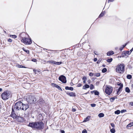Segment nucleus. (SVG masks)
Instances as JSON below:
<instances>
[{"label":"nucleus","mask_w":133,"mask_h":133,"mask_svg":"<svg viewBox=\"0 0 133 133\" xmlns=\"http://www.w3.org/2000/svg\"><path fill=\"white\" fill-rule=\"evenodd\" d=\"M76 111V110L75 109L73 108L72 110V111L75 112Z\"/></svg>","instance_id":"8fccbe9b"},{"label":"nucleus","mask_w":133,"mask_h":133,"mask_svg":"<svg viewBox=\"0 0 133 133\" xmlns=\"http://www.w3.org/2000/svg\"><path fill=\"white\" fill-rule=\"evenodd\" d=\"M114 54V51H111L108 52H107V56H110Z\"/></svg>","instance_id":"ddd939ff"},{"label":"nucleus","mask_w":133,"mask_h":133,"mask_svg":"<svg viewBox=\"0 0 133 133\" xmlns=\"http://www.w3.org/2000/svg\"><path fill=\"white\" fill-rule=\"evenodd\" d=\"M128 43H126L125 44V45H123V47H122L123 48H124L127 44Z\"/></svg>","instance_id":"49530a36"},{"label":"nucleus","mask_w":133,"mask_h":133,"mask_svg":"<svg viewBox=\"0 0 133 133\" xmlns=\"http://www.w3.org/2000/svg\"><path fill=\"white\" fill-rule=\"evenodd\" d=\"M101 13H103L102 14L104 15L105 14V12L104 11L103 12H102Z\"/></svg>","instance_id":"052dcab7"},{"label":"nucleus","mask_w":133,"mask_h":133,"mask_svg":"<svg viewBox=\"0 0 133 133\" xmlns=\"http://www.w3.org/2000/svg\"><path fill=\"white\" fill-rule=\"evenodd\" d=\"M37 101L36 98L34 96H30L28 100V102L31 104L35 103Z\"/></svg>","instance_id":"423d86ee"},{"label":"nucleus","mask_w":133,"mask_h":133,"mask_svg":"<svg viewBox=\"0 0 133 133\" xmlns=\"http://www.w3.org/2000/svg\"><path fill=\"white\" fill-rule=\"evenodd\" d=\"M84 87L85 88H83V89H86V88H89L90 87L87 84H85L84 85Z\"/></svg>","instance_id":"aec40b11"},{"label":"nucleus","mask_w":133,"mask_h":133,"mask_svg":"<svg viewBox=\"0 0 133 133\" xmlns=\"http://www.w3.org/2000/svg\"><path fill=\"white\" fill-rule=\"evenodd\" d=\"M124 64H120L116 66V71L119 74H122L124 72Z\"/></svg>","instance_id":"7ed1b4c3"},{"label":"nucleus","mask_w":133,"mask_h":133,"mask_svg":"<svg viewBox=\"0 0 133 133\" xmlns=\"http://www.w3.org/2000/svg\"><path fill=\"white\" fill-rule=\"evenodd\" d=\"M65 89L66 90H70L72 91L74 89L72 87H69L68 86L66 87Z\"/></svg>","instance_id":"2eb2a0df"},{"label":"nucleus","mask_w":133,"mask_h":133,"mask_svg":"<svg viewBox=\"0 0 133 133\" xmlns=\"http://www.w3.org/2000/svg\"><path fill=\"white\" fill-rule=\"evenodd\" d=\"M82 85L81 84L79 83L77 84V86L78 87H80L82 86Z\"/></svg>","instance_id":"de8ad7c7"},{"label":"nucleus","mask_w":133,"mask_h":133,"mask_svg":"<svg viewBox=\"0 0 133 133\" xmlns=\"http://www.w3.org/2000/svg\"><path fill=\"white\" fill-rule=\"evenodd\" d=\"M91 106L92 107H95L96 106V104H91Z\"/></svg>","instance_id":"4c0bfd02"},{"label":"nucleus","mask_w":133,"mask_h":133,"mask_svg":"<svg viewBox=\"0 0 133 133\" xmlns=\"http://www.w3.org/2000/svg\"><path fill=\"white\" fill-rule=\"evenodd\" d=\"M83 82L84 83H86V80H84L83 81Z\"/></svg>","instance_id":"680f3d73"},{"label":"nucleus","mask_w":133,"mask_h":133,"mask_svg":"<svg viewBox=\"0 0 133 133\" xmlns=\"http://www.w3.org/2000/svg\"><path fill=\"white\" fill-rule=\"evenodd\" d=\"M94 91H91V93H92V92H93Z\"/></svg>","instance_id":"338daca9"},{"label":"nucleus","mask_w":133,"mask_h":133,"mask_svg":"<svg viewBox=\"0 0 133 133\" xmlns=\"http://www.w3.org/2000/svg\"><path fill=\"white\" fill-rule=\"evenodd\" d=\"M129 104L131 106H133V102H130Z\"/></svg>","instance_id":"a18cd8bd"},{"label":"nucleus","mask_w":133,"mask_h":133,"mask_svg":"<svg viewBox=\"0 0 133 133\" xmlns=\"http://www.w3.org/2000/svg\"><path fill=\"white\" fill-rule=\"evenodd\" d=\"M22 49L27 54H29V51L28 50H25L24 48H22Z\"/></svg>","instance_id":"4be33fe9"},{"label":"nucleus","mask_w":133,"mask_h":133,"mask_svg":"<svg viewBox=\"0 0 133 133\" xmlns=\"http://www.w3.org/2000/svg\"><path fill=\"white\" fill-rule=\"evenodd\" d=\"M94 53L96 55H98V54H97V52L96 51H95L94 52Z\"/></svg>","instance_id":"5fc2aeb1"},{"label":"nucleus","mask_w":133,"mask_h":133,"mask_svg":"<svg viewBox=\"0 0 133 133\" xmlns=\"http://www.w3.org/2000/svg\"><path fill=\"white\" fill-rule=\"evenodd\" d=\"M44 101L43 99L42 98L39 99V100L38 101V103H39L40 104H41L42 103H44Z\"/></svg>","instance_id":"dca6fc26"},{"label":"nucleus","mask_w":133,"mask_h":133,"mask_svg":"<svg viewBox=\"0 0 133 133\" xmlns=\"http://www.w3.org/2000/svg\"><path fill=\"white\" fill-rule=\"evenodd\" d=\"M133 126V124H132V123H129V124L127 125V127H131V126Z\"/></svg>","instance_id":"f704fd0d"},{"label":"nucleus","mask_w":133,"mask_h":133,"mask_svg":"<svg viewBox=\"0 0 133 133\" xmlns=\"http://www.w3.org/2000/svg\"><path fill=\"white\" fill-rule=\"evenodd\" d=\"M94 94L95 95H98L99 94V92L98 91H95Z\"/></svg>","instance_id":"7c9ffc66"},{"label":"nucleus","mask_w":133,"mask_h":133,"mask_svg":"<svg viewBox=\"0 0 133 133\" xmlns=\"http://www.w3.org/2000/svg\"><path fill=\"white\" fill-rule=\"evenodd\" d=\"M32 61L34 62H36V59H34L32 60Z\"/></svg>","instance_id":"603ef678"},{"label":"nucleus","mask_w":133,"mask_h":133,"mask_svg":"<svg viewBox=\"0 0 133 133\" xmlns=\"http://www.w3.org/2000/svg\"><path fill=\"white\" fill-rule=\"evenodd\" d=\"M61 133H65L64 131L63 130H61Z\"/></svg>","instance_id":"6e6d98bb"},{"label":"nucleus","mask_w":133,"mask_h":133,"mask_svg":"<svg viewBox=\"0 0 133 133\" xmlns=\"http://www.w3.org/2000/svg\"><path fill=\"white\" fill-rule=\"evenodd\" d=\"M82 133H87V131L86 129H84L82 131Z\"/></svg>","instance_id":"72a5a7b5"},{"label":"nucleus","mask_w":133,"mask_h":133,"mask_svg":"<svg viewBox=\"0 0 133 133\" xmlns=\"http://www.w3.org/2000/svg\"><path fill=\"white\" fill-rule=\"evenodd\" d=\"M90 116H88L86 118H85V119L84 120V122H86L88 121L90 119Z\"/></svg>","instance_id":"f3484780"},{"label":"nucleus","mask_w":133,"mask_h":133,"mask_svg":"<svg viewBox=\"0 0 133 133\" xmlns=\"http://www.w3.org/2000/svg\"><path fill=\"white\" fill-rule=\"evenodd\" d=\"M112 60V58H109L107 59V61L109 63H110L111 62Z\"/></svg>","instance_id":"5701e85b"},{"label":"nucleus","mask_w":133,"mask_h":133,"mask_svg":"<svg viewBox=\"0 0 133 133\" xmlns=\"http://www.w3.org/2000/svg\"><path fill=\"white\" fill-rule=\"evenodd\" d=\"M102 66L103 67H105L106 66V65H103Z\"/></svg>","instance_id":"69168bd1"},{"label":"nucleus","mask_w":133,"mask_h":133,"mask_svg":"<svg viewBox=\"0 0 133 133\" xmlns=\"http://www.w3.org/2000/svg\"><path fill=\"white\" fill-rule=\"evenodd\" d=\"M120 111L119 110H117L115 112V114H120Z\"/></svg>","instance_id":"b1692460"},{"label":"nucleus","mask_w":133,"mask_h":133,"mask_svg":"<svg viewBox=\"0 0 133 133\" xmlns=\"http://www.w3.org/2000/svg\"><path fill=\"white\" fill-rule=\"evenodd\" d=\"M112 88L110 87H106L105 90V92L106 94L108 95H109L112 92Z\"/></svg>","instance_id":"0eeeda50"},{"label":"nucleus","mask_w":133,"mask_h":133,"mask_svg":"<svg viewBox=\"0 0 133 133\" xmlns=\"http://www.w3.org/2000/svg\"><path fill=\"white\" fill-rule=\"evenodd\" d=\"M28 126L33 128L41 130L43 129L44 124L42 122H36L29 123Z\"/></svg>","instance_id":"f257e3e1"},{"label":"nucleus","mask_w":133,"mask_h":133,"mask_svg":"<svg viewBox=\"0 0 133 133\" xmlns=\"http://www.w3.org/2000/svg\"><path fill=\"white\" fill-rule=\"evenodd\" d=\"M2 98L4 100H6L9 98L10 97V92L7 91H5L1 95Z\"/></svg>","instance_id":"20e7f679"},{"label":"nucleus","mask_w":133,"mask_h":133,"mask_svg":"<svg viewBox=\"0 0 133 133\" xmlns=\"http://www.w3.org/2000/svg\"><path fill=\"white\" fill-rule=\"evenodd\" d=\"M82 79L84 81V80H86V77H83V78H82Z\"/></svg>","instance_id":"79ce46f5"},{"label":"nucleus","mask_w":133,"mask_h":133,"mask_svg":"<svg viewBox=\"0 0 133 133\" xmlns=\"http://www.w3.org/2000/svg\"><path fill=\"white\" fill-rule=\"evenodd\" d=\"M115 99L114 97H111L110 98V100L111 102H113Z\"/></svg>","instance_id":"e433bc0d"},{"label":"nucleus","mask_w":133,"mask_h":133,"mask_svg":"<svg viewBox=\"0 0 133 133\" xmlns=\"http://www.w3.org/2000/svg\"><path fill=\"white\" fill-rule=\"evenodd\" d=\"M89 75L90 76L92 77L93 76H94V74L92 73H90L89 74Z\"/></svg>","instance_id":"c9c22d12"},{"label":"nucleus","mask_w":133,"mask_h":133,"mask_svg":"<svg viewBox=\"0 0 133 133\" xmlns=\"http://www.w3.org/2000/svg\"><path fill=\"white\" fill-rule=\"evenodd\" d=\"M114 1V0H108V2L109 3V2H113Z\"/></svg>","instance_id":"864d4df0"},{"label":"nucleus","mask_w":133,"mask_h":133,"mask_svg":"<svg viewBox=\"0 0 133 133\" xmlns=\"http://www.w3.org/2000/svg\"><path fill=\"white\" fill-rule=\"evenodd\" d=\"M103 13H101L100 14V15H99V18L101 17H103V15L102 14Z\"/></svg>","instance_id":"ea45409f"},{"label":"nucleus","mask_w":133,"mask_h":133,"mask_svg":"<svg viewBox=\"0 0 133 133\" xmlns=\"http://www.w3.org/2000/svg\"><path fill=\"white\" fill-rule=\"evenodd\" d=\"M94 88V86L92 84L90 85V89L91 90L92 89Z\"/></svg>","instance_id":"473e14b6"},{"label":"nucleus","mask_w":133,"mask_h":133,"mask_svg":"<svg viewBox=\"0 0 133 133\" xmlns=\"http://www.w3.org/2000/svg\"><path fill=\"white\" fill-rule=\"evenodd\" d=\"M125 91L126 92L128 93H129L130 92V90L128 87H127L125 88Z\"/></svg>","instance_id":"a211bd4d"},{"label":"nucleus","mask_w":133,"mask_h":133,"mask_svg":"<svg viewBox=\"0 0 133 133\" xmlns=\"http://www.w3.org/2000/svg\"><path fill=\"white\" fill-rule=\"evenodd\" d=\"M111 126L113 128H114L115 127V124L113 123H111L110 124Z\"/></svg>","instance_id":"58836bf2"},{"label":"nucleus","mask_w":133,"mask_h":133,"mask_svg":"<svg viewBox=\"0 0 133 133\" xmlns=\"http://www.w3.org/2000/svg\"><path fill=\"white\" fill-rule=\"evenodd\" d=\"M101 61L100 60H98L97 61V63H100V62H101Z\"/></svg>","instance_id":"4d7b16f0"},{"label":"nucleus","mask_w":133,"mask_h":133,"mask_svg":"<svg viewBox=\"0 0 133 133\" xmlns=\"http://www.w3.org/2000/svg\"><path fill=\"white\" fill-rule=\"evenodd\" d=\"M51 85L53 87H55V85H56V84L53 83H52L51 84Z\"/></svg>","instance_id":"09e8293b"},{"label":"nucleus","mask_w":133,"mask_h":133,"mask_svg":"<svg viewBox=\"0 0 133 133\" xmlns=\"http://www.w3.org/2000/svg\"><path fill=\"white\" fill-rule=\"evenodd\" d=\"M59 79L63 83H66V78L64 76L61 75L59 77Z\"/></svg>","instance_id":"6e6552de"},{"label":"nucleus","mask_w":133,"mask_h":133,"mask_svg":"<svg viewBox=\"0 0 133 133\" xmlns=\"http://www.w3.org/2000/svg\"><path fill=\"white\" fill-rule=\"evenodd\" d=\"M2 90V88H0V92Z\"/></svg>","instance_id":"0e129e2a"},{"label":"nucleus","mask_w":133,"mask_h":133,"mask_svg":"<svg viewBox=\"0 0 133 133\" xmlns=\"http://www.w3.org/2000/svg\"><path fill=\"white\" fill-rule=\"evenodd\" d=\"M110 132L112 133H114L115 131V130L114 128H112V129H110Z\"/></svg>","instance_id":"393cba45"},{"label":"nucleus","mask_w":133,"mask_h":133,"mask_svg":"<svg viewBox=\"0 0 133 133\" xmlns=\"http://www.w3.org/2000/svg\"><path fill=\"white\" fill-rule=\"evenodd\" d=\"M55 87L57 88L58 90H60L61 91H62V89H61V88L60 87V86H59L58 85H55Z\"/></svg>","instance_id":"412c9836"},{"label":"nucleus","mask_w":133,"mask_h":133,"mask_svg":"<svg viewBox=\"0 0 133 133\" xmlns=\"http://www.w3.org/2000/svg\"><path fill=\"white\" fill-rule=\"evenodd\" d=\"M33 71H34V72H36V71L35 70H34H34H33Z\"/></svg>","instance_id":"e2e57ef3"},{"label":"nucleus","mask_w":133,"mask_h":133,"mask_svg":"<svg viewBox=\"0 0 133 133\" xmlns=\"http://www.w3.org/2000/svg\"><path fill=\"white\" fill-rule=\"evenodd\" d=\"M126 110H122L121 111V112L122 113H123L126 112Z\"/></svg>","instance_id":"a19ab883"},{"label":"nucleus","mask_w":133,"mask_h":133,"mask_svg":"<svg viewBox=\"0 0 133 133\" xmlns=\"http://www.w3.org/2000/svg\"><path fill=\"white\" fill-rule=\"evenodd\" d=\"M94 62H96L97 61V58H94Z\"/></svg>","instance_id":"3c124183"},{"label":"nucleus","mask_w":133,"mask_h":133,"mask_svg":"<svg viewBox=\"0 0 133 133\" xmlns=\"http://www.w3.org/2000/svg\"><path fill=\"white\" fill-rule=\"evenodd\" d=\"M100 74L99 73L94 74V76L96 77H99L100 76Z\"/></svg>","instance_id":"bb28decb"},{"label":"nucleus","mask_w":133,"mask_h":133,"mask_svg":"<svg viewBox=\"0 0 133 133\" xmlns=\"http://www.w3.org/2000/svg\"><path fill=\"white\" fill-rule=\"evenodd\" d=\"M22 102L21 101H19L16 103L12 106V108H13L14 110L16 111L22 110Z\"/></svg>","instance_id":"f03ea898"},{"label":"nucleus","mask_w":133,"mask_h":133,"mask_svg":"<svg viewBox=\"0 0 133 133\" xmlns=\"http://www.w3.org/2000/svg\"><path fill=\"white\" fill-rule=\"evenodd\" d=\"M21 41L22 42L26 44H30L32 43V41L31 38H23L22 39Z\"/></svg>","instance_id":"39448f33"},{"label":"nucleus","mask_w":133,"mask_h":133,"mask_svg":"<svg viewBox=\"0 0 133 133\" xmlns=\"http://www.w3.org/2000/svg\"><path fill=\"white\" fill-rule=\"evenodd\" d=\"M117 84L119 86H121L122 85H123L121 83H118Z\"/></svg>","instance_id":"c03bdc74"},{"label":"nucleus","mask_w":133,"mask_h":133,"mask_svg":"<svg viewBox=\"0 0 133 133\" xmlns=\"http://www.w3.org/2000/svg\"><path fill=\"white\" fill-rule=\"evenodd\" d=\"M107 71V69L106 68H104L102 70V72L104 73Z\"/></svg>","instance_id":"c756f323"},{"label":"nucleus","mask_w":133,"mask_h":133,"mask_svg":"<svg viewBox=\"0 0 133 133\" xmlns=\"http://www.w3.org/2000/svg\"><path fill=\"white\" fill-rule=\"evenodd\" d=\"M48 63H49L52 64H55V61H48Z\"/></svg>","instance_id":"c85d7f7f"},{"label":"nucleus","mask_w":133,"mask_h":133,"mask_svg":"<svg viewBox=\"0 0 133 133\" xmlns=\"http://www.w3.org/2000/svg\"><path fill=\"white\" fill-rule=\"evenodd\" d=\"M132 87L133 88V84L132 85Z\"/></svg>","instance_id":"774afa93"},{"label":"nucleus","mask_w":133,"mask_h":133,"mask_svg":"<svg viewBox=\"0 0 133 133\" xmlns=\"http://www.w3.org/2000/svg\"><path fill=\"white\" fill-rule=\"evenodd\" d=\"M104 114L103 113H101L99 114L98 115V116L99 117H104Z\"/></svg>","instance_id":"6ab92c4d"},{"label":"nucleus","mask_w":133,"mask_h":133,"mask_svg":"<svg viewBox=\"0 0 133 133\" xmlns=\"http://www.w3.org/2000/svg\"><path fill=\"white\" fill-rule=\"evenodd\" d=\"M15 110H14L13 108H12V111L11 114V116L14 118H17V116L16 114L14 113Z\"/></svg>","instance_id":"9d476101"},{"label":"nucleus","mask_w":133,"mask_h":133,"mask_svg":"<svg viewBox=\"0 0 133 133\" xmlns=\"http://www.w3.org/2000/svg\"><path fill=\"white\" fill-rule=\"evenodd\" d=\"M8 41L9 42H11L12 41V40L10 39H9L8 40Z\"/></svg>","instance_id":"37998d69"},{"label":"nucleus","mask_w":133,"mask_h":133,"mask_svg":"<svg viewBox=\"0 0 133 133\" xmlns=\"http://www.w3.org/2000/svg\"><path fill=\"white\" fill-rule=\"evenodd\" d=\"M123 85H122L121 86H120L119 88L117 89V94H119V92L120 91H121V89H122V88L123 87Z\"/></svg>","instance_id":"4468645a"},{"label":"nucleus","mask_w":133,"mask_h":133,"mask_svg":"<svg viewBox=\"0 0 133 133\" xmlns=\"http://www.w3.org/2000/svg\"><path fill=\"white\" fill-rule=\"evenodd\" d=\"M55 64L57 65H59L61 64L62 63V62H56V61H55Z\"/></svg>","instance_id":"a878e982"},{"label":"nucleus","mask_w":133,"mask_h":133,"mask_svg":"<svg viewBox=\"0 0 133 133\" xmlns=\"http://www.w3.org/2000/svg\"><path fill=\"white\" fill-rule=\"evenodd\" d=\"M133 50V47L132 48V49L130 51V52H131V53L132 51Z\"/></svg>","instance_id":"bf43d9fd"},{"label":"nucleus","mask_w":133,"mask_h":133,"mask_svg":"<svg viewBox=\"0 0 133 133\" xmlns=\"http://www.w3.org/2000/svg\"><path fill=\"white\" fill-rule=\"evenodd\" d=\"M123 48L122 47L119 49V50L120 51H122L123 50Z\"/></svg>","instance_id":"13d9d810"},{"label":"nucleus","mask_w":133,"mask_h":133,"mask_svg":"<svg viewBox=\"0 0 133 133\" xmlns=\"http://www.w3.org/2000/svg\"><path fill=\"white\" fill-rule=\"evenodd\" d=\"M66 94L71 97H75L76 96L75 93L73 92H67Z\"/></svg>","instance_id":"9b49d317"},{"label":"nucleus","mask_w":133,"mask_h":133,"mask_svg":"<svg viewBox=\"0 0 133 133\" xmlns=\"http://www.w3.org/2000/svg\"><path fill=\"white\" fill-rule=\"evenodd\" d=\"M29 107V105L28 103L26 104H23L22 103V110L23 111H25Z\"/></svg>","instance_id":"1a4fd4ad"},{"label":"nucleus","mask_w":133,"mask_h":133,"mask_svg":"<svg viewBox=\"0 0 133 133\" xmlns=\"http://www.w3.org/2000/svg\"><path fill=\"white\" fill-rule=\"evenodd\" d=\"M123 54L124 55H123V56H127V55H129L130 54L131 52L129 51H126L123 52Z\"/></svg>","instance_id":"f8f14e48"},{"label":"nucleus","mask_w":133,"mask_h":133,"mask_svg":"<svg viewBox=\"0 0 133 133\" xmlns=\"http://www.w3.org/2000/svg\"><path fill=\"white\" fill-rule=\"evenodd\" d=\"M11 37L14 38H16L17 37V36L15 35H11Z\"/></svg>","instance_id":"2f4dec72"},{"label":"nucleus","mask_w":133,"mask_h":133,"mask_svg":"<svg viewBox=\"0 0 133 133\" xmlns=\"http://www.w3.org/2000/svg\"><path fill=\"white\" fill-rule=\"evenodd\" d=\"M127 77L128 79H130L131 78L132 76L131 75H128L127 76Z\"/></svg>","instance_id":"cd10ccee"}]
</instances>
